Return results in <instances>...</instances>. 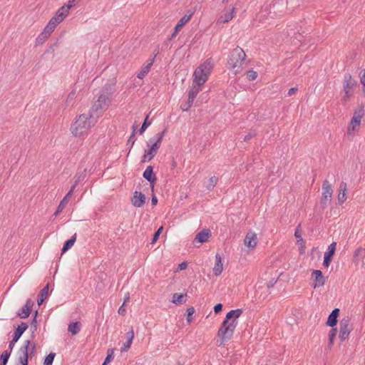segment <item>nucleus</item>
<instances>
[{
	"instance_id": "nucleus-1",
	"label": "nucleus",
	"mask_w": 365,
	"mask_h": 365,
	"mask_svg": "<svg viewBox=\"0 0 365 365\" xmlns=\"http://www.w3.org/2000/svg\"><path fill=\"white\" fill-rule=\"evenodd\" d=\"M242 313V309H237L230 311L226 314V317L217 332L220 344H225L232 338L235 329L238 324L237 319L240 317Z\"/></svg>"
},
{
	"instance_id": "nucleus-2",
	"label": "nucleus",
	"mask_w": 365,
	"mask_h": 365,
	"mask_svg": "<svg viewBox=\"0 0 365 365\" xmlns=\"http://www.w3.org/2000/svg\"><path fill=\"white\" fill-rule=\"evenodd\" d=\"M98 115L83 113L79 115L71 124L70 130L75 137H81L93 127L97 123Z\"/></svg>"
},
{
	"instance_id": "nucleus-3",
	"label": "nucleus",
	"mask_w": 365,
	"mask_h": 365,
	"mask_svg": "<svg viewBox=\"0 0 365 365\" xmlns=\"http://www.w3.org/2000/svg\"><path fill=\"white\" fill-rule=\"evenodd\" d=\"M245 58V52L239 46H237L230 52L227 64L235 75L240 73L242 71V63Z\"/></svg>"
},
{
	"instance_id": "nucleus-4",
	"label": "nucleus",
	"mask_w": 365,
	"mask_h": 365,
	"mask_svg": "<svg viewBox=\"0 0 365 365\" xmlns=\"http://www.w3.org/2000/svg\"><path fill=\"white\" fill-rule=\"evenodd\" d=\"M36 350V344L31 343L30 340L25 341L17 352L18 359L16 365H28L29 358H32L35 355Z\"/></svg>"
},
{
	"instance_id": "nucleus-5",
	"label": "nucleus",
	"mask_w": 365,
	"mask_h": 365,
	"mask_svg": "<svg viewBox=\"0 0 365 365\" xmlns=\"http://www.w3.org/2000/svg\"><path fill=\"white\" fill-rule=\"evenodd\" d=\"M165 133V130H163L161 133H157L153 138H150L148 145H150V143L151 145L150 149L143 155V163L150 161L155 156L159 148H160Z\"/></svg>"
},
{
	"instance_id": "nucleus-6",
	"label": "nucleus",
	"mask_w": 365,
	"mask_h": 365,
	"mask_svg": "<svg viewBox=\"0 0 365 365\" xmlns=\"http://www.w3.org/2000/svg\"><path fill=\"white\" fill-rule=\"evenodd\" d=\"M212 68V63L209 61H206L202 64L200 65L194 71L193 83H195L198 86L203 85L207 80Z\"/></svg>"
},
{
	"instance_id": "nucleus-7",
	"label": "nucleus",
	"mask_w": 365,
	"mask_h": 365,
	"mask_svg": "<svg viewBox=\"0 0 365 365\" xmlns=\"http://www.w3.org/2000/svg\"><path fill=\"white\" fill-rule=\"evenodd\" d=\"M111 97L110 94H101L92 106L89 113L98 115L99 118L103 112L109 107Z\"/></svg>"
},
{
	"instance_id": "nucleus-8",
	"label": "nucleus",
	"mask_w": 365,
	"mask_h": 365,
	"mask_svg": "<svg viewBox=\"0 0 365 365\" xmlns=\"http://www.w3.org/2000/svg\"><path fill=\"white\" fill-rule=\"evenodd\" d=\"M357 81L352 78L351 74L344 75L343 91L344 93L341 98L343 104H345L354 94V88L356 86Z\"/></svg>"
},
{
	"instance_id": "nucleus-9",
	"label": "nucleus",
	"mask_w": 365,
	"mask_h": 365,
	"mask_svg": "<svg viewBox=\"0 0 365 365\" xmlns=\"http://www.w3.org/2000/svg\"><path fill=\"white\" fill-rule=\"evenodd\" d=\"M353 329L351 318L348 316L341 319L339 323V339L344 341L349 338V334Z\"/></svg>"
},
{
	"instance_id": "nucleus-10",
	"label": "nucleus",
	"mask_w": 365,
	"mask_h": 365,
	"mask_svg": "<svg viewBox=\"0 0 365 365\" xmlns=\"http://www.w3.org/2000/svg\"><path fill=\"white\" fill-rule=\"evenodd\" d=\"M76 1L77 0H69L68 4L61 6L51 20L57 25L59 24L68 15L70 9L74 5Z\"/></svg>"
},
{
	"instance_id": "nucleus-11",
	"label": "nucleus",
	"mask_w": 365,
	"mask_h": 365,
	"mask_svg": "<svg viewBox=\"0 0 365 365\" xmlns=\"http://www.w3.org/2000/svg\"><path fill=\"white\" fill-rule=\"evenodd\" d=\"M364 115V107L360 106L354 112L353 117L351 120L349 125L348 127V132L354 131L359 127L361 121V118Z\"/></svg>"
},
{
	"instance_id": "nucleus-12",
	"label": "nucleus",
	"mask_w": 365,
	"mask_h": 365,
	"mask_svg": "<svg viewBox=\"0 0 365 365\" xmlns=\"http://www.w3.org/2000/svg\"><path fill=\"white\" fill-rule=\"evenodd\" d=\"M332 194V186L327 180H325L322 184V194L321 197V204L323 208L327 207L328 202H331Z\"/></svg>"
},
{
	"instance_id": "nucleus-13",
	"label": "nucleus",
	"mask_w": 365,
	"mask_h": 365,
	"mask_svg": "<svg viewBox=\"0 0 365 365\" xmlns=\"http://www.w3.org/2000/svg\"><path fill=\"white\" fill-rule=\"evenodd\" d=\"M27 329L28 324L25 322H21V324L18 326L17 329L14 333L12 340L9 344V349H10V351H12L15 344L18 341L21 335Z\"/></svg>"
},
{
	"instance_id": "nucleus-14",
	"label": "nucleus",
	"mask_w": 365,
	"mask_h": 365,
	"mask_svg": "<svg viewBox=\"0 0 365 365\" xmlns=\"http://www.w3.org/2000/svg\"><path fill=\"white\" fill-rule=\"evenodd\" d=\"M194 13H195L194 10H190V11H188V14L184 15L179 20L178 23L177 24V25L175 26V27L174 29L173 33L171 35V38H175L178 35L179 31L184 26V25H185L191 19Z\"/></svg>"
},
{
	"instance_id": "nucleus-15",
	"label": "nucleus",
	"mask_w": 365,
	"mask_h": 365,
	"mask_svg": "<svg viewBox=\"0 0 365 365\" xmlns=\"http://www.w3.org/2000/svg\"><path fill=\"white\" fill-rule=\"evenodd\" d=\"M200 91V88H197L195 85L193 86L192 88L188 92L187 102L180 106V108L183 111H187L191 108L193 101Z\"/></svg>"
},
{
	"instance_id": "nucleus-16",
	"label": "nucleus",
	"mask_w": 365,
	"mask_h": 365,
	"mask_svg": "<svg viewBox=\"0 0 365 365\" xmlns=\"http://www.w3.org/2000/svg\"><path fill=\"white\" fill-rule=\"evenodd\" d=\"M79 182V180H76L74 184L71 186L70 190L68 192V193L66 195V196L63 198V200L60 202L56 211L55 212L54 215H58L66 207L68 202V199L71 197V195L73 193V191L77 186L78 183Z\"/></svg>"
},
{
	"instance_id": "nucleus-17",
	"label": "nucleus",
	"mask_w": 365,
	"mask_h": 365,
	"mask_svg": "<svg viewBox=\"0 0 365 365\" xmlns=\"http://www.w3.org/2000/svg\"><path fill=\"white\" fill-rule=\"evenodd\" d=\"M336 242H334L328 247V250L324 253L323 265L324 267H329L332 257L335 253Z\"/></svg>"
},
{
	"instance_id": "nucleus-18",
	"label": "nucleus",
	"mask_w": 365,
	"mask_h": 365,
	"mask_svg": "<svg viewBox=\"0 0 365 365\" xmlns=\"http://www.w3.org/2000/svg\"><path fill=\"white\" fill-rule=\"evenodd\" d=\"M145 195L141 192L135 191L131 198V203L135 207H141L145 202Z\"/></svg>"
},
{
	"instance_id": "nucleus-19",
	"label": "nucleus",
	"mask_w": 365,
	"mask_h": 365,
	"mask_svg": "<svg viewBox=\"0 0 365 365\" xmlns=\"http://www.w3.org/2000/svg\"><path fill=\"white\" fill-rule=\"evenodd\" d=\"M34 306V302L31 299H28L25 305L17 312V315L21 319L27 318Z\"/></svg>"
},
{
	"instance_id": "nucleus-20",
	"label": "nucleus",
	"mask_w": 365,
	"mask_h": 365,
	"mask_svg": "<svg viewBox=\"0 0 365 365\" xmlns=\"http://www.w3.org/2000/svg\"><path fill=\"white\" fill-rule=\"evenodd\" d=\"M312 276L314 277V287H322L325 284V278L324 277L321 270L314 269L312 272Z\"/></svg>"
},
{
	"instance_id": "nucleus-21",
	"label": "nucleus",
	"mask_w": 365,
	"mask_h": 365,
	"mask_svg": "<svg viewBox=\"0 0 365 365\" xmlns=\"http://www.w3.org/2000/svg\"><path fill=\"white\" fill-rule=\"evenodd\" d=\"M245 245L249 248H254L257 245V235L252 232L247 233L244 240Z\"/></svg>"
},
{
	"instance_id": "nucleus-22",
	"label": "nucleus",
	"mask_w": 365,
	"mask_h": 365,
	"mask_svg": "<svg viewBox=\"0 0 365 365\" xmlns=\"http://www.w3.org/2000/svg\"><path fill=\"white\" fill-rule=\"evenodd\" d=\"M346 191L347 185L345 182H341L339 185L338 201L340 205L343 204L346 200Z\"/></svg>"
},
{
	"instance_id": "nucleus-23",
	"label": "nucleus",
	"mask_w": 365,
	"mask_h": 365,
	"mask_svg": "<svg viewBox=\"0 0 365 365\" xmlns=\"http://www.w3.org/2000/svg\"><path fill=\"white\" fill-rule=\"evenodd\" d=\"M215 264L213 267V272L215 275L219 276L223 270L222 257L221 255L217 253L215 255Z\"/></svg>"
},
{
	"instance_id": "nucleus-24",
	"label": "nucleus",
	"mask_w": 365,
	"mask_h": 365,
	"mask_svg": "<svg viewBox=\"0 0 365 365\" xmlns=\"http://www.w3.org/2000/svg\"><path fill=\"white\" fill-rule=\"evenodd\" d=\"M143 176L145 179L150 182L152 187L154 186V182L157 180L155 175L153 174V168L151 165H148L144 171Z\"/></svg>"
},
{
	"instance_id": "nucleus-25",
	"label": "nucleus",
	"mask_w": 365,
	"mask_h": 365,
	"mask_svg": "<svg viewBox=\"0 0 365 365\" xmlns=\"http://www.w3.org/2000/svg\"><path fill=\"white\" fill-rule=\"evenodd\" d=\"M235 14V9L232 8L230 11L222 14L217 19V24H226L233 19Z\"/></svg>"
},
{
	"instance_id": "nucleus-26",
	"label": "nucleus",
	"mask_w": 365,
	"mask_h": 365,
	"mask_svg": "<svg viewBox=\"0 0 365 365\" xmlns=\"http://www.w3.org/2000/svg\"><path fill=\"white\" fill-rule=\"evenodd\" d=\"M339 309L335 308L329 314L327 321V325L334 328V327L337 324V317H339Z\"/></svg>"
},
{
	"instance_id": "nucleus-27",
	"label": "nucleus",
	"mask_w": 365,
	"mask_h": 365,
	"mask_svg": "<svg viewBox=\"0 0 365 365\" xmlns=\"http://www.w3.org/2000/svg\"><path fill=\"white\" fill-rule=\"evenodd\" d=\"M155 56H156V54ZM155 57V56H154L151 59H149L148 61V63L142 67L141 71L137 75V77L138 78L143 79L145 76V75L150 71V68L154 63Z\"/></svg>"
},
{
	"instance_id": "nucleus-28",
	"label": "nucleus",
	"mask_w": 365,
	"mask_h": 365,
	"mask_svg": "<svg viewBox=\"0 0 365 365\" xmlns=\"http://www.w3.org/2000/svg\"><path fill=\"white\" fill-rule=\"evenodd\" d=\"M210 235V231L208 229H204L197 233L195 237V241L200 243L205 242L208 240Z\"/></svg>"
},
{
	"instance_id": "nucleus-29",
	"label": "nucleus",
	"mask_w": 365,
	"mask_h": 365,
	"mask_svg": "<svg viewBox=\"0 0 365 365\" xmlns=\"http://www.w3.org/2000/svg\"><path fill=\"white\" fill-rule=\"evenodd\" d=\"M288 0H275V5H277L279 13L282 14L287 11Z\"/></svg>"
},
{
	"instance_id": "nucleus-30",
	"label": "nucleus",
	"mask_w": 365,
	"mask_h": 365,
	"mask_svg": "<svg viewBox=\"0 0 365 365\" xmlns=\"http://www.w3.org/2000/svg\"><path fill=\"white\" fill-rule=\"evenodd\" d=\"M48 295V284H47L45 287H43L38 295V299L37 300L38 304L40 306L43 301L47 298Z\"/></svg>"
},
{
	"instance_id": "nucleus-31",
	"label": "nucleus",
	"mask_w": 365,
	"mask_h": 365,
	"mask_svg": "<svg viewBox=\"0 0 365 365\" xmlns=\"http://www.w3.org/2000/svg\"><path fill=\"white\" fill-rule=\"evenodd\" d=\"M81 330V324L78 322H72L69 324L68 327V331L71 333L72 335H76Z\"/></svg>"
},
{
	"instance_id": "nucleus-32",
	"label": "nucleus",
	"mask_w": 365,
	"mask_h": 365,
	"mask_svg": "<svg viewBox=\"0 0 365 365\" xmlns=\"http://www.w3.org/2000/svg\"><path fill=\"white\" fill-rule=\"evenodd\" d=\"M56 26L57 24L50 19L48 24L45 26L43 32L49 37Z\"/></svg>"
},
{
	"instance_id": "nucleus-33",
	"label": "nucleus",
	"mask_w": 365,
	"mask_h": 365,
	"mask_svg": "<svg viewBox=\"0 0 365 365\" xmlns=\"http://www.w3.org/2000/svg\"><path fill=\"white\" fill-rule=\"evenodd\" d=\"M337 332L336 328H331L329 333V343L327 345V349L331 350L334 344V340L336 337Z\"/></svg>"
},
{
	"instance_id": "nucleus-34",
	"label": "nucleus",
	"mask_w": 365,
	"mask_h": 365,
	"mask_svg": "<svg viewBox=\"0 0 365 365\" xmlns=\"http://www.w3.org/2000/svg\"><path fill=\"white\" fill-rule=\"evenodd\" d=\"M76 240V234H74L73 236L68 240H67L62 248V252H66L69 250L74 244Z\"/></svg>"
},
{
	"instance_id": "nucleus-35",
	"label": "nucleus",
	"mask_w": 365,
	"mask_h": 365,
	"mask_svg": "<svg viewBox=\"0 0 365 365\" xmlns=\"http://www.w3.org/2000/svg\"><path fill=\"white\" fill-rule=\"evenodd\" d=\"M11 353V351H10V350L9 351H7V350L4 351L1 353V356H0L1 362L0 365H6L8 360L10 357Z\"/></svg>"
},
{
	"instance_id": "nucleus-36",
	"label": "nucleus",
	"mask_w": 365,
	"mask_h": 365,
	"mask_svg": "<svg viewBox=\"0 0 365 365\" xmlns=\"http://www.w3.org/2000/svg\"><path fill=\"white\" fill-rule=\"evenodd\" d=\"M183 298H184V294H178V293H175L173 295L172 302L174 303V304H182L184 302L183 300H182Z\"/></svg>"
},
{
	"instance_id": "nucleus-37",
	"label": "nucleus",
	"mask_w": 365,
	"mask_h": 365,
	"mask_svg": "<svg viewBox=\"0 0 365 365\" xmlns=\"http://www.w3.org/2000/svg\"><path fill=\"white\" fill-rule=\"evenodd\" d=\"M217 181L218 178L215 176L210 178V179L208 180V184L206 185L207 189L209 190H212L216 185Z\"/></svg>"
},
{
	"instance_id": "nucleus-38",
	"label": "nucleus",
	"mask_w": 365,
	"mask_h": 365,
	"mask_svg": "<svg viewBox=\"0 0 365 365\" xmlns=\"http://www.w3.org/2000/svg\"><path fill=\"white\" fill-rule=\"evenodd\" d=\"M55 356L56 354L53 352L48 354L44 359L43 365H52Z\"/></svg>"
},
{
	"instance_id": "nucleus-39",
	"label": "nucleus",
	"mask_w": 365,
	"mask_h": 365,
	"mask_svg": "<svg viewBox=\"0 0 365 365\" xmlns=\"http://www.w3.org/2000/svg\"><path fill=\"white\" fill-rule=\"evenodd\" d=\"M48 38V36L42 31L36 38V43L37 45L43 44Z\"/></svg>"
},
{
	"instance_id": "nucleus-40",
	"label": "nucleus",
	"mask_w": 365,
	"mask_h": 365,
	"mask_svg": "<svg viewBox=\"0 0 365 365\" xmlns=\"http://www.w3.org/2000/svg\"><path fill=\"white\" fill-rule=\"evenodd\" d=\"M247 78L249 81H254L257 77V73L254 70H250L246 73Z\"/></svg>"
},
{
	"instance_id": "nucleus-41",
	"label": "nucleus",
	"mask_w": 365,
	"mask_h": 365,
	"mask_svg": "<svg viewBox=\"0 0 365 365\" xmlns=\"http://www.w3.org/2000/svg\"><path fill=\"white\" fill-rule=\"evenodd\" d=\"M148 115L145 117V119L144 120V122L139 130L140 134H143L144 131L146 130V128L151 124V123L148 122Z\"/></svg>"
},
{
	"instance_id": "nucleus-42",
	"label": "nucleus",
	"mask_w": 365,
	"mask_h": 365,
	"mask_svg": "<svg viewBox=\"0 0 365 365\" xmlns=\"http://www.w3.org/2000/svg\"><path fill=\"white\" fill-rule=\"evenodd\" d=\"M113 349H108L107 356L102 365H107V364L113 359Z\"/></svg>"
},
{
	"instance_id": "nucleus-43",
	"label": "nucleus",
	"mask_w": 365,
	"mask_h": 365,
	"mask_svg": "<svg viewBox=\"0 0 365 365\" xmlns=\"http://www.w3.org/2000/svg\"><path fill=\"white\" fill-rule=\"evenodd\" d=\"M76 98V91H72L68 96L67 98H66V103L67 106H69L72 103V102L73 101V100L75 99Z\"/></svg>"
},
{
	"instance_id": "nucleus-44",
	"label": "nucleus",
	"mask_w": 365,
	"mask_h": 365,
	"mask_svg": "<svg viewBox=\"0 0 365 365\" xmlns=\"http://www.w3.org/2000/svg\"><path fill=\"white\" fill-rule=\"evenodd\" d=\"M364 251V248L361 247H358L355 251H354V262H358V258L359 257V255H361V252Z\"/></svg>"
},
{
	"instance_id": "nucleus-45",
	"label": "nucleus",
	"mask_w": 365,
	"mask_h": 365,
	"mask_svg": "<svg viewBox=\"0 0 365 365\" xmlns=\"http://www.w3.org/2000/svg\"><path fill=\"white\" fill-rule=\"evenodd\" d=\"M163 230V226H161V227H160V228H158V230L155 232V234H154V235H153V239H152V240H151V243H152V244L155 243V242L158 240V237H159V236H160V233L162 232Z\"/></svg>"
},
{
	"instance_id": "nucleus-46",
	"label": "nucleus",
	"mask_w": 365,
	"mask_h": 365,
	"mask_svg": "<svg viewBox=\"0 0 365 365\" xmlns=\"http://www.w3.org/2000/svg\"><path fill=\"white\" fill-rule=\"evenodd\" d=\"M187 320L188 322H191L192 320V318H191V316L194 314L195 312V309L194 307H189L187 309Z\"/></svg>"
},
{
	"instance_id": "nucleus-47",
	"label": "nucleus",
	"mask_w": 365,
	"mask_h": 365,
	"mask_svg": "<svg viewBox=\"0 0 365 365\" xmlns=\"http://www.w3.org/2000/svg\"><path fill=\"white\" fill-rule=\"evenodd\" d=\"M294 236L297 238L298 242H303V239L299 230V226L297 228L294 232Z\"/></svg>"
},
{
	"instance_id": "nucleus-48",
	"label": "nucleus",
	"mask_w": 365,
	"mask_h": 365,
	"mask_svg": "<svg viewBox=\"0 0 365 365\" xmlns=\"http://www.w3.org/2000/svg\"><path fill=\"white\" fill-rule=\"evenodd\" d=\"M361 75V83L364 86L363 91L365 93V70H363L360 73Z\"/></svg>"
},
{
	"instance_id": "nucleus-49",
	"label": "nucleus",
	"mask_w": 365,
	"mask_h": 365,
	"mask_svg": "<svg viewBox=\"0 0 365 365\" xmlns=\"http://www.w3.org/2000/svg\"><path fill=\"white\" fill-rule=\"evenodd\" d=\"M132 344V342H129L128 340L125 343L123 344V346L121 347V351H127Z\"/></svg>"
},
{
	"instance_id": "nucleus-50",
	"label": "nucleus",
	"mask_w": 365,
	"mask_h": 365,
	"mask_svg": "<svg viewBox=\"0 0 365 365\" xmlns=\"http://www.w3.org/2000/svg\"><path fill=\"white\" fill-rule=\"evenodd\" d=\"M127 336H128V341L129 342L130 341L133 342V340L134 338V331H133V329L127 333Z\"/></svg>"
},
{
	"instance_id": "nucleus-51",
	"label": "nucleus",
	"mask_w": 365,
	"mask_h": 365,
	"mask_svg": "<svg viewBox=\"0 0 365 365\" xmlns=\"http://www.w3.org/2000/svg\"><path fill=\"white\" fill-rule=\"evenodd\" d=\"M222 309V304L221 303H218L217 304L215 307H214V312L217 314L219 313L220 312H221Z\"/></svg>"
},
{
	"instance_id": "nucleus-52",
	"label": "nucleus",
	"mask_w": 365,
	"mask_h": 365,
	"mask_svg": "<svg viewBox=\"0 0 365 365\" xmlns=\"http://www.w3.org/2000/svg\"><path fill=\"white\" fill-rule=\"evenodd\" d=\"M118 314H120V315H123L124 316L126 313V309L125 308V304H123L120 308L118 309Z\"/></svg>"
},
{
	"instance_id": "nucleus-53",
	"label": "nucleus",
	"mask_w": 365,
	"mask_h": 365,
	"mask_svg": "<svg viewBox=\"0 0 365 365\" xmlns=\"http://www.w3.org/2000/svg\"><path fill=\"white\" fill-rule=\"evenodd\" d=\"M187 267V263L186 262H182L178 265V269L183 270L185 269Z\"/></svg>"
},
{
	"instance_id": "nucleus-54",
	"label": "nucleus",
	"mask_w": 365,
	"mask_h": 365,
	"mask_svg": "<svg viewBox=\"0 0 365 365\" xmlns=\"http://www.w3.org/2000/svg\"><path fill=\"white\" fill-rule=\"evenodd\" d=\"M297 88H295V87L291 88L290 89H289L287 95L292 96V95L294 94L297 92Z\"/></svg>"
},
{
	"instance_id": "nucleus-55",
	"label": "nucleus",
	"mask_w": 365,
	"mask_h": 365,
	"mask_svg": "<svg viewBox=\"0 0 365 365\" xmlns=\"http://www.w3.org/2000/svg\"><path fill=\"white\" fill-rule=\"evenodd\" d=\"M37 314H38V312L36 311V315H35V317L33 319L32 322H31L32 327H34L35 329L36 328V315H37Z\"/></svg>"
},
{
	"instance_id": "nucleus-56",
	"label": "nucleus",
	"mask_w": 365,
	"mask_h": 365,
	"mask_svg": "<svg viewBox=\"0 0 365 365\" xmlns=\"http://www.w3.org/2000/svg\"><path fill=\"white\" fill-rule=\"evenodd\" d=\"M151 202L153 205H156L158 203V198L156 196H153L151 199Z\"/></svg>"
},
{
	"instance_id": "nucleus-57",
	"label": "nucleus",
	"mask_w": 365,
	"mask_h": 365,
	"mask_svg": "<svg viewBox=\"0 0 365 365\" xmlns=\"http://www.w3.org/2000/svg\"><path fill=\"white\" fill-rule=\"evenodd\" d=\"M253 137V135L251 133L247 134L244 138V141H248Z\"/></svg>"
},
{
	"instance_id": "nucleus-58",
	"label": "nucleus",
	"mask_w": 365,
	"mask_h": 365,
	"mask_svg": "<svg viewBox=\"0 0 365 365\" xmlns=\"http://www.w3.org/2000/svg\"><path fill=\"white\" fill-rule=\"evenodd\" d=\"M130 300V294L128 292L125 295V297H124V302L123 304H125L126 302H128V301Z\"/></svg>"
},
{
	"instance_id": "nucleus-59",
	"label": "nucleus",
	"mask_w": 365,
	"mask_h": 365,
	"mask_svg": "<svg viewBox=\"0 0 365 365\" xmlns=\"http://www.w3.org/2000/svg\"><path fill=\"white\" fill-rule=\"evenodd\" d=\"M172 166L175 168L176 166V163L175 161L173 162Z\"/></svg>"
},
{
	"instance_id": "nucleus-60",
	"label": "nucleus",
	"mask_w": 365,
	"mask_h": 365,
	"mask_svg": "<svg viewBox=\"0 0 365 365\" xmlns=\"http://www.w3.org/2000/svg\"><path fill=\"white\" fill-rule=\"evenodd\" d=\"M297 37L302 38L303 36L300 34H299L297 35L296 38Z\"/></svg>"
},
{
	"instance_id": "nucleus-61",
	"label": "nucleus",
	"mask_w": 365,
	"mask_h": 365,
	"mask_svg": "<svg viewBox=\"0 0 365 365\" xmlns=\"http://www.w3.org/2000/svg\"><path fill=\"white\" fill-rule=\"evenodd\" d=\"M228 0H222V2H227Z\"/></svg>"
},
{
	"instance_id": "nucleus-62",
	"label": "nucleus",
	"mask_w": 365,
	"mask_h": 365,
	"mask_svg": "<svg viewBox=\"0 0 365 365\" xmlns=\"http://www.w3.org/2000/svg\"><path fill=\"white\" fill-rule=\"evenodd\" d=\"M177 365H180V364L178 363Z\"/></svg>"
},
{
	"instance_id": "nucleus-63",
	"label": "nucleus",
	"mask_w": 365,
	"mask_h": 365,
	"mask_svg": "<svg viewBox=\"0 0 365 365\" xmlns=\"http://www.w3.org/2000/svg\"><path fill=\"white\" fill-rule=\"evenodd\" d=\"M364 255H365V248H364Z\"/></svg>"
}]
</instances>
